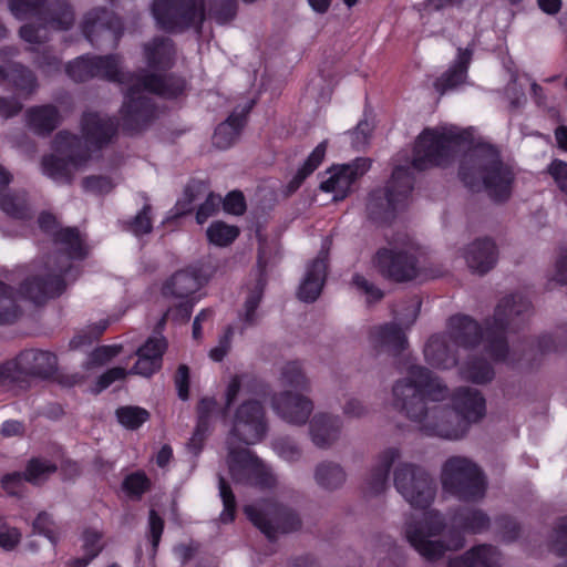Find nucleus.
I'll return each mask as SVG.
<instances>
[{
	"label": "nucleus",
	"instance_id": "7c9ffc66",
	"mask_svg": "<svg viewBox=\"0 0 567 567\" xmlns=\"http://www.w3.org/2000/svg\"><path fill=\"white\" fill-rule=\"evenodd\" d=\"M326 151H327V141H323L317 145V147L308 156L305 164L298 169L296 175L288 183V185H287L288 194L296 192L300 187L302 182L319 167V165L321 164V162L324 158Z\"/></svg>",
	"mask_w": 567,
	"mask_h": 567
},
{
	"label": "nucleus",
	"instance_id": "c03bdc74",
	"mask_svg": "<svg viewBox=\"0 0 567 567\" xmlns=\"http://www.w3.org/2000/svg\"><path fill=\"white\" fill-rule=\"evenodd\" d=\"M18 317V307L11 291L0 282V323L13 321Z\"/></svg>",
	"mask_w": 567,
	"mask_h": 567
},
{
	"label": "nucleus",
	"instance_id": "37998d69",
	"mask_svg": "<svg viewBox=\"0 0 567 567\" xmlns=\"http://www.w3.org/2000/svg\"><path fill=\"white\" fill-rule=\"evenodd\" d=\"M247 517L256 525L268 538L275 537V528L272 522L277 523V517L268 518V513L265 514L259 511L255 505H247L245 507Z\"/></svg>",
	"mask_w": 567,
	"mask_h": 567
},
{
	"label": "nucleus",
	"instance_id": "13d9d810",
	"mask_svg": "<svg viewBox=\"0 0 567 567\" xmlns=\"http://www.w3.org/2000/svg\"><path fill=\"white\" fill-rule=\"evenodd\" d=\"M83 185L86 190L99 194L107 193L113 187L111 179L102 176L87 177L83 182Z\"/></svg>",
	"mask_w": 567,
	"mask_h": 567
},
{
	"label": "nucleus",
	"instance_id": "79ce46f5",
	"mask_svg": "<svg viewBox=\"0 0 567 567\" xmlns=\"http://www.w3.org/2000/svg\"><path fill=\"white\" fill-rule=\"evenodd\" d=\"M116 416L123 426L134 430L148 419V412L136 406H125L116 411Z\"/></svg>",
	"mask_w": 567,
	"mask_h": 567
},
{
	"label": "nucleus",
	"instance_id": "0eeeda50",
	"mask_svg": "<svg viewBox=\"0 0 567 567\" xmlns=\"http://www.w3.org/2000/svg\"><path fill=\"white\" fill-rule=\"evenodd\" d=\"M38 223L42 230L54 235V240L62 254L59 256L58 268L53 269L45 279H37L27 282L22 287L21 293L35 303L61 295L66 286V281L74 279V277L70 276L69 261L71 259H82L86 255V247L78 230L73 228L56 230V220L54 216L48 213L41 214Z\"/></svg>",
	"mask_w": 567,
	"mask_h": 567
},
{
	"label": "nucleus",
	"instance_id": "58836bf2",
	"mask_svg": "<svg viewBox=\"0 0 567 567\" xmlns=\"http://www.w3.org/2000/svg\"><path fill=\"white\" fill-rule=\"evenodd\" d=\"M56 470V466L47 460H32L24 472V480L33 484L45 481Z\"/></svg>",
	"mask_w": 567,
	"mask_h": 567
},
{
	"label": "nucleus",
	"instance_id": "6e6d98bb",
	"mask_svg": "<svg viewBox=\"0 0 567 567\" xmlns=\"http://www.w3.org/2000/svg\"><path fill=\"white\" fill-rule=\"evenodd\" d=\"M353 285L357 287L359 291L365 295L367 301L372 302L382 298V292L380 289L370 284L364 277L360 275H355L353 277Z\"/></svg>",
	"mask_w": 567,
	"mask_h": 567
},
{
	"label": "nucleus",
	"instance_id": "8fccbe9b",
	"mask_svg": "<svg viewBox=\"0 0 567 567\" xmlns=\"http://www.w3.org/2000/svg\"><path fill=\"white\" fill-rule=\"evenodd\" d=\"M548 173L557 188L567 196V163L561 159H554L548 166Z\"/></svg>",
	"mask_w": 567,
	"mask_h": 567
},
{
	"label": "nucleus",
	"instance_id": "dca6fc26",
	"mask_svg": "<svg viewBox=\"0 0 567 567\" xmlns=\"http://www.w3.org/2000/svg\"><path fill=\"white\" fill-rule=\"evenodd\" d=\"M370 168L368 158H357L349 164L336 165L326 172L320 189L332 195L333 200L344 199L352 185Z\"/></svg>",
	"mask_w": 567,
	"mask_h": 567
},
{
	"label": "nucleus",
	"instance_id": "864d4df0",
	"mask_svg": "<svg viewBox=\"0 0 567 567\" xmlns=\"http://www.w3.org/2000/svg\"><path fill=\"white\" fill-rule=\"evenodd\" d=\"M152 229L151 223V207L145 205L143 209L134 218L131 230L136 235H144L150 233Z\"/></svg>",
	"mask_w": 567,
	"mask_h": 567
},
{
	"label": "nucleus",
	"instance_id": "f8f14e48",
	"mask_svg": "<svg viewBox=\"0 0 567 567\" xmlns=\"http://www.w3.org/2000/svg\"><path fill=\"white\" fill-rule=\"evenodd\" d=\"M443 528L441 515L436 512H425L419 524H409L406 538L415 550L430 560L440 558L446 550H456L463 546L460 536L452 538L447 545L434 540Z\"/></svg>",
	"mask_w": 567,
	"mask_h": 567
},
{
	"label": "nucleus",
	"instance_id": "69168bd1",
	"mask_svg": "<svg viewBox=\"0 0 567 567\" xmlns=\"http://www.w3.org/2000/svg\"><path fill=\"white\" fill-rule=\"evenodd\" d=\"M553 279L559 284H567V247L563 249L556 261Z\"/></svg>",
	"mask_w": 567,
	"mask_h": 567
},
{
	"label": "nucleus",
	"instance_id": "5fc2aeb1",
	"mask_svg": "<svg viewBox=\"0 0 567 567\" xmlns=\"http://www.w3.org/2000/svg\"><path fill=\"white\" fill-rule=\"evenodd\" d=\"M221 203L225 212L228 214L241 215L246 209L245 198L239 192L229 193Z\"/></svg>",
	"mask_w": 567,
	"mask_h": 567
},
{
	"label": "nucleus",
	"instance_id": "e2e57ef3",
	"mask_svg": "<svg viewBox=\"0 0 567 567\" xmlns=\"http://www.w3.org/2000/svg\"><path fill=\"white\" fill-rule=\"evenodd\" d=\"M21 38L29 43H41L47 35V27H42L38 30L30 24H25L20 30Z\"/></svg>",
	"mask_w": 567,
	"mask_h": 567
},
{
	"label": "nucleus",
	"instance_id": "a19ab883",
	"mask_svg": "<svg viewBox=\"0 0 567 567\" xmlns=\"http://www.w3.org/2000/svg\"><path fill=\"white\" fill-rule=\"evenodd\" d=\"M1 209L14 218H24L28 216V204L22 194H6L0 197Z\"/></svg>",
	"mask_w": 567,
	"mask_h": 567
},
{
	"label": "nucleus",
	"instance_id": "a878e982",
	"mask_svg": "<svg viewBox=\"0 0 567 567\" xmlns=\"http://www.w3.org/2000/svg\"><path fill=\"white\" fill-rule=\"evenodd\" d=\"M216 400L213 398H204L200 400L198 404V420L196 429L189 439L188 447L197 454L207 437V434L212 426L213 415L216 412Z\"/></svg>",
	"mask_w": 567,
	"mask_h": 567
},
{
	"label": "nucleus",
	"instance_id": "c9c22d12",
	"mask_svg": "<svg viewBox=\"0 0 567 567\" xmlns=\"http://www.w3.org/2000/svg\"><path fill=\"white\" fill-rule=\"evenodd\" d=\"M375 338L381 346L388 347L394 351L403 349L406 342L405 333L402 327L398 324H389L380 328Z\"/></svg>",
	"mask_w": 567,
	"mask_h": 567
},
{
	"label": "nucleus",
	"instance_id": "e433bc0d",
	"mask_svg": "<svg viewBox=\"0 0 567 567\" xmlns=\"http://www.w3.org/2000/svg\"><path fill=\"white\" fill-rule=\"evenodd\" d=\"M265 286V278L261 271H258L255 278V282L249 288V295L245 302V317L244 321L246 324H251L255 321L256 309L261 299L262 290Z\"/></svg>",
	"mask_w": 567,
	"mask_h": 567
},
{
	"label": "nucleus",
	"instance_id": "72a5a7b5",
	"mask_svg": "<svg viewBox=\"0 0 567 567\" xmlns=\"http://www.w3.org/2000/svg\"><path fill=\"white\" fill-rule=\"evenodd\" d=\"M316 481L324 488H336L344 481V473L342 468L333 463L320 464L315 474Z\"/></svg>",
	"mask_w": 567,
	"mask_h": 567
},
{
	"label": "nucleus",
	"instance_id": "f3484780",
	"mask_svg": "<svg viewBox=\"0 0 567 567\" xmlns=\"http://www.w3.org/2000/svg\"><path fill=\"white\" fill-rule=\"evenodd\" d=\"M375 265L384 276L396 281L411 280L417 275V258L412 246L380 250Z\"/></svg>",
	"mask_w": 567,
	"mask_h": 567
},
{
	"label": "nucleus",
	"instance_id": "a18cd8bd",
	"mask_svg": "<svg viewBox=\"0 0 567 567\" xmlns=\"http://www.w3.org/2000/svg\"><path fill=\"white\" fill-rule=\"evenodd\" d=\"M33 529L35 533L44 535L52 544H54L60 536L59 527L47 513L38 515L33 523Z\"/></svg>",
	"mask_w": 567,
	"mask_h": 567
},
{
	"label": "nucleus",
	"instance_id": "ea45409f",
	"mask_svg": "<svg viewBox=\"0 0 567 567\" xmlns=\"http://www.w3.org/2000/svg\"><path fill=\"white\" fill-rule=\"evenodd\" d=\"M280 382L284 386L293 390H305L308 386V381L298 362H289L282 368Z\"/></svg>",
	"mask_w": 567,
	"mask_h": 567
},
{
	"label": "nucleus",
	"instance_id": "f03ea898",
	"mask_svg": "<svg viewBox=\"0 0 567 567\" xmlns=\"http://www.w3.org/2000/svg\"><path fill=\"white\" fill-rule=\"evenodd\" d=\"M529 309V301L522 296H511L503 299L495 310L494 326L483 334L478 324L466 316H454L450 320V336H433L424 348L426 362L437 369H450L458 361L451 352L456 347L458 355L464 353L470 360L461 365L463 378L475 383L492 380L491 365L478 359L485 354L494 361L505 360L507 344L503 332L513 316H519Z\"/></svg>",
	"mask_w": 567,
	"mask_h": 567
},
{
	"label": "nucleus",
	"instance_id": "c756f323",
	"mask_svg": "<svg viewBox=\"0 0 567 567\" xmlns=\"http://www.w3.org/2000/svg\"><path fill=\"white\" fill-rule=\"evenodd\" d=\"M60 116L51 105L32 107L27 113V123L37 134H48L59 123Z\"/></svg>",
	"mask_w": 567,
	"mask_h": 567
},
{
	"label": "nucleus",
	"instance_id": "052dcab7",
	"mask_svg": "<svg viewBox=\"0 0 567 567\" xmlns=\"http://www.w3.org/2000/svg\"><path fill=\"white\" fill-rule=\"evenodd\" d=\"M554 549L559 555H567V518L559 522L555 532Z\"/></svg>",
	"mask_w": 567,
	"mask_h": 567
},
{
	"label": "nucleus",
	"instance_id": "0e129e2a",
	"mask_svg": "<svg viewBox=\"0 0 567 567\" xmlns=\"http://www.w3.org/2000/svg\"><path fill=\"white\" fill-rule=\"evenodd\" d=\"M176 389L178 392V396L182 400L188 399V368L186 365H181L177 370L175 378Z\"/></svg>",
	"mask_w": 567,
	"mask_h": 567
},
{
	"label": "nucleus",
	"instance_id": "aec40b11",
	"mask_svg": "<svg viewBox=\"0 0 567 567\" xmlns=\"http://www.w3.org/2000/svg\"><path fill=\"white\" fill-rule=\"evenodd\" d=\"M271 405L279 417L297 425L305 424L313 410V404L307 396L291 391L275 395Z\"/></svg>",
	"mask_w": 567,
	"mask_h": 567
},
{
	"label": "nucleus",
	"instance_id": "ddd939ff",
	"mask_svg": "<svg viewBox=\"0 0 567 567\" xmlns=\"http://www.w3.org/2000/svg\"><path fill=\"white\" fill-rule=\"evenodd\" d=\"M153 14L161 28L175 31L204 20V4L200 0H155Z\"/></svg>",
	"mask_w": 567,
	"mask_h": 567
},
{
	"label": "nucleus",
	"instance_id": "09e8293b",
	"mask_svg": "<svg viewBox=\"0 0 567 567\" xmlns=\"http://www.w3.org/2000/svg\"><path fill=\"white\" fill-rule=\"evenodd\" d=\"M221 205V197L219 195L209 193L205 202L199 206L196 220L198 224H204L209 217L216 215Z\"/></svg>",
	"mask_w": 567,
	"mask_h": 567
},
{
	"label": "nucleus",
	"instance_id": "412c9836",
	"mask_svg": "<svg viewBox=\"0 0 567 567\" xmlns=\"http://www.w3.org/2000/svg\"><path fill=\"white\" fill-rule=\"evenodd\" d=\"M121 21L105 10H95L85 19L83 31L85 37L94 43V35H99L112 43L121 35Z\"/></svg>",
	"mask_w": 567,
	"mask_h": 567
},
{
	"label": "nucleus",
	"instance_id": "cd10ccee",
	"mask_svg": "<svg viewBox=\"0 0 567 567\" xmlns=\"http://www.w3.org/2000/svg\"><path fill=\"white\" fill-rule=\"evenodd\" d=\"M499 554L489 546H478L460 559L452 560L449 567H497Z\"/></svg>",
	"mask_w": 567,
	"mask_h": 567
},
{
	"label": "nucleus",
	"instance_id": "4be33fe9",
	"mask_svg": "<svg viewBox=\"0 0 567 567\" xmlns=\"http://www.w3.org/2000/svg\"><path fill=\"white\" fill-rule=\"evenodd\" d=\"M167 343L164 337H151L138 350L137 361L132 373L150 377L162 365V357L166 350Z\"/></svg>",
	"mask_w": 567,
	"mask_h": 567
},
{
	"label": "nucleus",
	"instance_id": "4468645a",
	"mask_svg": "<svg viewBox=\"0 0 567 567\" xmlns=\"http://www.w3.org/2000/svg\"><path fill=\"white\" fill-rule=\"evenodd\" d=\"M10 10L18 19L37 17L51 28L68 29L73 23V13L61 0H11Z\"/></svg>",
	"mask_w": 567,
	"mask_h": 567
},
{
	"label": "nucleus",
	"instance_id": "5701e85b",
	"mask_svg": "<svg viewBox=\"0 0 567 567\" xmlns=\"http://www.w3.org/2000/svg\"><path fill=\"white\" fill-rule=\"evenodd\" d=\"M327 251L322 250L318 257L307 266L305 277L300 284L298 296L306 302L315 301L323 287L327 271Z\"/></svg>",
	"mask_w": 567,
	"mask_h": 567
},
{
	"label": "nucleus",
	"instance_id": "338daca9",
	"mask_svg": "<svg viewBox=\"0 0 567 567\" xmlns=\"http://www.w3.org/2000/svg\"><path fill=\"white\" fill-rule=\"evenodd\" d=\"M367 412L365 406L354 398L349 399L343 405V414L348 417L354 419L364 415Z\"/></svg>",
	"mask_w": 567,
	"mask_h": 567
},
{
	"label": "nucleus",
	"instance_id": "393cba45",
	"mask_svg": "<svg viewBox=\"0 0 567 567\" xmlns=\"http://www.w3.org/2000/svg\"><path fill=\"white\" fill-rule=\"evenodd\" d=\"M496 247L489 239H477L465 250L464 258L468 268L478 274H485L496 262Z\"/></svg>",
	"mask_w": 567,
	"mask_h": 567
},
{
	"label": "nucleus",
	"instance_id": "774afa93",
	"mask_svg": "<svg viewBox=\"0 0 567 567\" xmlns=\"http://www.w3.org/2000/svg\"><path fill=\"white\" fill-rule=\"evenodd\" d=\"M24 480V475L22 476L19 473H13L10 475H7L2 478V487L6 489L9 494H18L20 491V485L22 484Z\"/></svg>",
	"mask_w": 567,
	"mask_h": 567
},
{
	"label": "nucleus",
	"instance_id": "de8ad7c7",
	"mask_svg": "<svg viewBox=\"0 0 567 567\" xmlns=\"http://www.w3.org/2000/svg\"><path fill=\"white\" fill-rule=\"evenodd\" d=\"M121 349L122 348L117 344L100 347L90 354L87 365L90 368L103 365L116 357L121 352Z\"/></svg>",
	"mask_w": 567,
	"mask_h": 567
},
{
	"label": "nucleus",
	"instance_id": "6e6552de",
	"mask_svg": "<svg viewBox=\"0 0 567 567\" xmlns=\"http://www.w3.org/2000/svg\"><path fill=\"white\" fill-rule=\"evenodd\" d=\"M460 177L467 188L485 190L494 200L502 202L511 195L513 172L491 145H477L464 155Z\"/></svg>",
	"mask_w": 567,
	"mask_h": 567
},
{
	"label": "nucleus",
	"instance_id": "3c124183",
	"mask_svg": "<svg viewBox=\"0 0 567 567\" xmlns=\"http://www.w3.org/2000/svg\"><path fill=\"white\" fill-rule=\"evenodd\" d=\"M20 539V532L0 519V547L6 550L13 549Z\"/></svg>",
	"mask_w": 567,
	"mask_h": 567
},
{
	"label": "nucleus",
	"instance_id": "473e14b6",
	"mask_svg": "<svg viewBox=\"0 0 567 567\" xmlns=\"http://www.w3.org/2000/svg\"><path fill=\"white\" fill-rule=\"evenodd\" d=\"M208 241L218 247L230 245L239 235L236 226L223 221L213 223L206 230Z\"/></svg>",
	"mask_w": 567,
	"mask_h": 567
},
{
	"label": "nucleus",
	"instance_id": "6ab92c4d",
	"mask_svg": "<svg viewBox=\"0 0 567 567\" xmlns=\"http://www.w3.org/2000/svg\"><path fill=\"white\" fill-rule=\"evenodd\" d=\"M66 72L74 81H85L93 76L123 82L120 62L115 56H81L70 63Z\"/></svg>",
	"mask_w": 567,
	"mask_h": 567
},
{
	"label": "nucleus",
	"instance_id": "603ef678",
	"mask_svg": "<svg viewBox=\"0 0 567 567\" xmlns=\"http://www.w3.org/2000/svg\"><path fill=\"white\" fill-rule=\"evenodd\" d=\"M148 487V480L142 473L128 475L124 483L123 488L131 495L140 496Z\"/></svg>",
	"mask_w": 567,
	"mask_h": 567
},
{
	"label": "nucleus",
	"instance_id": "f704fd0d",
	"mask_svg": "<svg viewBox=\"0 0 567 567\" xmlns=\"http://www.w3.org/2000/svg\"><path fill=\"white\" fill-rule=\"evenodd\" d=\"M452 524L454 527L477 533L487 527L488 518L477 511L466 512V514L461 512L452 518Z\"/></svg>",
	"mask_w": 567,
	"mask_h": 567
},
{
	"label": "nucleus",
	"instance_id": "39448f33",
	"mask_svg": "<svg viewBox=\"0 0 567 567\" xmlns=\"http://www.w3.org/2000/svg\"><path fill=\"white\" fill-rule=\"evenodd\" d=\"M174 47L168 39H156L145 48L148 69L152 72L143 78L131 76L122 107L123 120L140 123L150 113L144 92L156 93L165 97H175L185 89V82L178 78L164 79L157 72L169 68L174 60Z\"/></svg>",
	"mask_w": 567,
	"mask_h": 567
},
{
	"label": "nucleus",
	"instance_id": "7ed1b4c3",
	"mask_svg": "<svg viewBox=\"0 0 567 567\" xmlns=\"http://www.w3.org/2000/svg\"><path fill=\"white\" fill-rule=\"evenodd\" d=\"M266 395V386L248 374L234 375L226 388L225 402L229 409L238 398H245L236 409L227 439L228 466L236 482H248L260 486H271L275 478L269 468L246 447L262 440L267 424L264 406L259 399Z\"/></svg>",
	"mask_w": 567,
	"mask_h": 567
},
{
	"label": "nucleus",
	"instance_id": "680f3d73",
	"mask_svg": "<svg viewBox=\"0 0 567 567\" xmlns=\"http://www.w3.org/2000/svg\"><path fill=\"white\" fill-rule=\"evenodd\" d=\"M148 526L152 544L153 547L155 548L159 543L164 527L162 518L155 513V511L150 512Z\"/></svg>",
	"mask_w": 567,
	"mask_h": 567
},
{
	"label": "nucleus",
	"instance_id": "2eb2a0df",
	"mask_svg": "<svg viewBox=\"0 0 567 567\" xmlns=\"http://www.w3.org/2000/svg\"><path fill=\"white\" fill-rule=\"evenodd\" d=\"M56 365L55 357L48 351L27 350L11 362L0 367V388L7 386L18 380V374L48 375Z\"/></svg>",
	"mask_w": 567,
	"mask_h": 567
},
{
	"label": "nucleus",
	"instance_id": "bf43d9fd",
	"mask_svg": "<svg viewBox=\"0 0 567 567\" xmlns=\"http://www.w3.org/2000/svg\"><path fill=\"white\" fill-rule=\"evenodd\" d=\"M233 330L228 329L219 339L218 346L209 351V358L214 361H221L230 348Z\"/></svg>",
	"mask_w": 567,
	"mask_h": 567
},
{
	"label": "nucleus",
	"instance_id": "20e7f679",
	"mask_svg": "<svg viewBox=\"0 0 567 567\" xmlns=\"http://www.w3.org/2000/svg\"><path fill=\"white\" fill-rule=\"evenodd\" d=\"M115 128L111 118L96 113L84 114L81 137L66 132L56 135L54 153L43 159V173L56 182L69 181L74 172L85 166L94 151L111 140Z\"/></svg>",
	"mask_w": 567,
	"mask_h": 567
},
{
	"label": "nucleus",
	"instance_id": "9b49d317",
	"mask_svg": "<svg viewBox=\"0 0 567 567\" xmlns=\"http://www.w3.org/2000/svg\"><path fill=\"white\" fill-rule=\"evenodd\" d=\"M207 277L199 275L195 269H186L174 274L163 286V295L172 299L171 307L162 319L166 317L174 320H188L194 305L198 301L195 293L202 288Z\"/></svg>",
	"mask_w": 567,
	"mask_h": 567
},
{
	"label": "nucleus",
	"instance_id": "bb28decb",
	"mask_svg": "<svg viewBox=\"0 0 567 567\" xmlns=\"http://www.w3.org/2000/svg\"><path fill=\"white\" fill-rule=\"evenodd\" d=\"M251 109L249 104L241 113H233L224 123L218 125L215 131L213 141L219 148H228L239 136L240 130L245 123V115Z\"/></svg>",
	"mask_w": 567,
	"mask_h": 567
},
{
	"label": "nucleus",
	"instance_id": "49530a36",
	"mask_svg": "<svg viewBox=\"0 0 567 567\" xmlns=\"http://www.w3.org/2000/svg\"><path fill=\"white\" fill-rule=\"evenodd\" d=\"M219 495L224 504L220 520L223 523H229L235 517L236 503L233 492L227 486L226 481L223 477L219 478Z\"/></svg>",
	"mask_w": 567,
	"mask_h": 567
},
{
	"label": "nucleus",
	"instance_id": "9d476101",
	"mask_svg": "<svg viewBox=\"0 0 567 567\" xmlns=\"http://www.w3.org/2000/svg\"><path fill=\"white\" fill-rule=\"evenodd\" d=\"M441 483L445 492L462 501H477L486 489V481L480 467L464 456H452L445 461Z\"/></svg>",
	"mask_w": 567,
	"mask_h": 567
},
{
	"label": "nucleus",
	"instance_id": "4c0bfd02",
	"mask_svg": "<svg viewBox=\"0 0 567 567\" xmlns=\"http://www.w3.org/2000/svg\"><path fill=\"white\" fill-rule=\"evenodd\" d=\"M8 78L21 94H29L35 86L33 75L20 65H13L8 73L0 71V81Z\"/></svg>",
	"mask_w": 567,
	"mask_h": 567
},
{
	"label": "nucleus",
	"instance_id": "c85d7f7f",
	"mask_svg": "<svg viewBox=\"0 0 567 567\" xmlns=\"http://www.w3.org/2000/svg\"><path fill=\"white\" fill-rule=\"evenodd\" d=\"M470 59L471 53L468 51L460 50L455 63L450 68L447 72H445L435 81V89L443 93L446 90L454 89L463 83L466 79L467 64Z\"/></svg>",
	"mask_w": 567,
	"mask_h": 567
},
{
	"label": "nucleus",
	"instance_id": "4d7b16f0",
	"mask_svg": "<svg viewBox=\"0 0 567 567\" xmlns=\"http://www.w3.org/2000/svg\"><path fill=\"white\" fill-rule=\"evenodd\" d=\"M128 372L124 368H113L102 374L96 383V391L100 392L107 386H110L113 382L117 380L124 379Z\"/></svg>",
	"mask_w": 567,
	"mask_h": 567
},
{
	"label": "nucleus",
	"instance_id": "423d86ee",
	"mask_svg": "<svg viewBox=\"0 0 567 567\" xmlns=\"http://www.w3.org/2000/svg\"><path fill=\"white\" fill-rule=\"evenodd\" d=\"M392 467L394 487L412 507L425 508L433 502L434 481L423 468L404 462L402 452L398 447H388L379 454L365 482L369 494L377 495L386 488L389 472Z\"/></svg>",
	"mask_w": 567,
	"mask_h": 567
},
{
	"label": "nucleus",
	"instance_id": "b1692460",
	"mask_svg": "<svg viewBox=\"0 0 567 567\" xmlns=\"http://www.w3.org/2000/svg\"><path fill=\"white\" fill-rule=\"evenodd\" d=\"M341 421L339 416L323 412L316 413L310 420V436L315 445L326 447L339 437Z\"/></svg>",
	"mask_w": 567,
	"mask_h": 567
},
{
	"label": "nucleus",
	"instance_id": "1a4fd4ad",
	"mask_svg": "<svg viewBox=\"0 0 567 567\" xmlns=\"http://www.w3.org/2000/svg\"><path fill=\"white\" fill-rule=\"evenodd\" d=\"M467 140L468 133L453 125L426 128L416 140L413 166L417 169L443 166Z\"/></svg>",
	"mask_w": 567,
	"mask_h": 567
},
{
	"label": "nucleus",
	"instance_id": "f257e3e1",
	"mask_svg": "<svg viewBox=\"0 0 567 567\" xmlns=\"http://www.w3.org/2000/svg\"><path fill=\"white\" fill-rule=\"evenodd\" d=\"M447 398V388L424 367L413 365L393 386V404L427 435L461 439L471 423L485 414V400L472 389H460L453 406L433 404Z\"/></svg>",
	"mask_w": 567,
	"mask_h": 567
},
{
	"label": "nucleus",
	"instance_id": "2f4dec72",
	"mask_svg": "<svg viewBox=\"0 0 567 567\" xmlns=\"http://www.w3.org/2000/svg\"><path fill=\"white\" fill-rule=\"evenodd\" d=\"M102 534L93 528L84 530L82 535L83 556L71 560V567H85L97 556L102 549Z\"/></svg>",
	"mask_w": 567,
	"mask_h": 567
},
{
	"label": "nucleus",
	"instance_id": "a211bd4d",
	"mask_svg": "<svg viewBox=\"0 0 567 567\" xmlns=\"http://www.w3.org/2000/svg\"><path fill=\"white\" fill-rule=\"evenodd\" d=\"M411 190L412 176L410 171L404 167H398L392 174L384 196L381 192L372 193L369 198L368 208L371 214H375L379 206H384L383 199L389 209L403 208L410 200Z\"/></svg>",
	"mask_w": 567,
	"mask_h": 567
}]
</instances>
